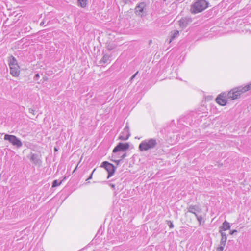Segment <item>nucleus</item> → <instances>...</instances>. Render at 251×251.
Instances as JSON below:
<instances>
[{
	"label": "nucleus",
	"mask_w": 251,
	"mask_h": 251,
	"mask_svg": "<svg viewBox=\"0 0 251 251\" xmlns=\"http://www.w3.org/2000/svg\"><path fill=\"white\" fill-rule=\"evenodd\" d=\"M251 89V83L246 85L245 86H239L231 89L228 92H226L227 99L230 100H234L239 99L241 95Z\"/></svg>",
	"instance_id": "1"
},
{
	"label": "nucleus",
	"mask_w": 251,
	"mask_h": 251,
	"mask_svg": "<svg viewBox=\"0 0 251 251\" xmlns=\"http://www.w3.org/2000/svg\"><path fill=\"white\" fill-rule=\"evenodd\" d=\"M157 145L156 139L148 138L143 140L139 144L138 148L141 151H146L154 149Z\"/></svg>",
	"instance_id": "2"
},
{
	"label": "nucleus",
	"mask_w": 251,
	"mask_h": 251,
	"mask_svg": "<svg viewBox=\"0 0 251 251\" xmlns=\"http://www.w3.org/2000/svg\"><path fill=\"white\" fill-rule=\"evenodd\" d=\"M208 3L205 0H198L191 7V12L197 14L202 12L208 7Z\"/></svg>",
	"instance_id": "3"
},
{
	"label": "nucleus",
	"mask_w": 251,
	"mask_h": 251,
	"mask_svg": "<svg viewBox=\"0 0 251 251\" xmlns=\"http://www.w3.org/2000/svg\"><path fill=\"white\" fill-rule=\"evenodd\" d=\"M8 64L10 68V73L13 76L18 77L20 74V67L16 58L11 56L8 59Z\"/></svg>",
	"instance_id": "4"
},
{
	"label": "nucleus",
	"mask_w": 251,
	"mask_h": 251,
	"mask_svg": "<svg viewBox=\"0 0 251 251\" xmlns=\"http://www.w3.org/2000/svg\"><path fill=\"white\" fill-rule=\"evenodd\" d=\"M4 140L9 141L12 145L17 148L22 146V143L21 140L15 135L6 134L4 135Z\"/></svg>",
	"instance_id": "5"
},
{
	"label": "nucleus",
	"mask_w": 251,
	"mask_h": 251,
	"mask_svg": "<svg viewBox=\"0 0 251 251\" xmlns=\"http://www.w3.org/2000/svg\"><path fill=\"white\" fill-rule=\"evenodd\" d=\"M101 167L104 168L107 171L108 175L107 178L108 179L111 176H112L116 170V167L111 163H109L107 161H103L100 166Z\"/></svg>",
	"instance_id": "6"
},
{
	"label": "nucleus",
	"mask_w": 251,
	"mask_h": 251,
	"mask_svg": "<svg viewBox=\"0 0 251 251\" xmlns=\"http://www.w3.org/2000/svg\"><path fill=\"white\" fill-rule=\"evenodd\" d=\"M129 148V144L128 143H119L114 148L113 150V153H116L118 152L125 151Z\"/></svg>",
	"instance_id": "7"
},
{
	"label": "nucleus",
	"mask_w": 251,
	"mask_h": 251,
	"mask_svg": "<svg viewBox=\"0 0 251 251\" xmlns=\"http://www.w3.org/2000/svg\"><path fill=\"white\" fill-rule=\"evenodd\" d=\"M227 96L226 92L221 93L219 94L216 99V102L221 106H225L227 103Z\"/></svg>",
	"instance_id": "8"
},
{
	"label": "nucleus",
	"mask_w": 251,
	"mask_h": 251,
	"mask_svg": "<svg viewBox=\"0 0 251 251\" xmlns=\"http://www.w3.org/2000/svg\"><path fill=\"white\" fill-rule=\"evenodd\" d=\"M130 136L129 127L128 124H126L123 131L121 133L119 139L122 141L127 140L129 138Z\"/></svg>",
	"instance_id": "9"
},
{
	"label": "nucleus",
	"mask_w": 251,
	"mask_h": 251,
	"mask_svg": "<svg viewBox=\"0 0 251 251\" xmlns=\"http://www.w3.org/2000/svg\"><path fill=\"white\" fill-rule=\"evenodd\" d=\"M118 155V157L116 156V154L115 153H113L112 155V161L116 163L117 165H119L120 162L126 156V153H124L123 154H121L119 152Z\"/></svg>",
	"instance_id": "10"
},
{
	"label": "nucleus",
	"mask_w": 251,
	"mask_h": 251,
	"mask_svg": "<svg viewBox=\"0 0 251 251\" xmlns=\"http://www.w3.org/2000/svg\"><path fill=\"white\" fill-rule=\"evenodd\" d=\"M146 6V3L144 2H141L137 5L135 9L136 14L139 16H142L144 14V10Z\"/></svg>",
	"instance_id": "11"
},
{
	"label": "nucleus",
	"mask_w": 251,
	"mask_h": 251,
	"mask_svg": "<svg viewBox=\"0 0 251 251\" xmlns=\"http://www.w3.org/2000/svg\"><path fill=\"white\" fill-rule=\"evenodd\" d=\"M192 21V19L189 17L182 18L179 21V25L182 28H185Z\"/></svg>",
	"instance_id": "12"
},
{
	"label": "nucleus",
	"mask_w": 251,
	"mask_h": 251,
	"mask_svg": "<svg viewBox=\"0 0 251 251\" xmlns=\"http://www.w3.org/2000/svg\"><path fill=\"white\" fill-rule=\"evenodd\" d=\"M187 212L193 214L195 216H197V212H200V209L198 206L196 205H191L187 207Z\"/></svg>",
	"instance_id": "13"
},
{
	"label": "nucleus",
	"mask_w": 251,
	"mask_h": 251,
	"mask_svg": "<svg viewBox=\"0 0 251 251\" xmlns=\"http://www.w3.org/2000/svg\"><path fill=\"white\" fill-rule=\"evenodd\" d=\"M219 233L221 235V239L220 242V245L225 246L227 240L226 235V233L223 232L222 231H221V230H219Z\"/></svg>",
	"instance_id": "14"
},
{
	"label": "nucleus",
	"mask_w": 251,
	"mask_h": 251,
	"mask_svg": "<svg viewBox=\"0 0 251 251\" xmlns=\"http://www.w3.org/2000/svg\"><path fill=\"white\" fill-rule=\"evenodd\" d=\"M230 228V225L229 222L226 221H225L223 224L222 226L219 227V230L221 231H226Z\"/></svg>",
	"instance_id": "15"
},
{
	"label": "nucleus",
	"mask_w": 251,
	"mask_h": 251,
	"mask_svg": "<svg viewBox=\"0 0 251 251\" xmlns=\"http://www.w3.org/2000/svg\"><path fill=\"white\" fill-rule=\"evenodd\" d=\"M30 160L35 164H39L40 162V160L38 158V156L36 154H32L30 158Z\"/></svg>",
	"instance_id": "16"
},
{
	"label": "nucleus",
	"mask_w": 251,
	"mask_h": 251,
	"mask_svg": "<svg viewBox=\"0 0 251 251\" xmlns=\"http://www.w3.org/2000/svg\"><path fill=\"white\" fill-rule=\"evenodd\" d=\"M110 56L108 54H104L102 58L100 60V63H109L110 62Z\"/></svg>",
	"instance_id": "17"
},
{
	"label": "nucleus",
	"mask_w": 251,
	"mask_h": 251,
	"mask_svg": "<svg viewBox=\"0 0 251 251\" xmlns=\"http://www.w3.org/2000/svg\"><path fill=\"white\" fill-rule=\"evenodd\" d=\"M88 0H77L78 5L82 8H85L87 6Z\"/></svg>",
	"instance_id": "18"
},
{
	"label": "nucleus",
	"mask_w": 251,
	"mask_h": 251,
	"mask_svg": "<svg viewBox=\"0 0 251 251\" xmlns=\"http://www.w3.org/2000/svg\"><path fill=\"white\" fill-rule=\"evenodd\" d=\"M179 35V31L178 30H174L172 34L171 38L170 40V43L176 37Z\"/></svg>",
	"instance_id": "19"
},
{
	"label": "nucleus",
	"mask_w": 251,
	"mask_h": 251,
	"mask_svg": "<svg viewBox=\"0 0 251 251\" xmlns=\"http://www.w3.org/2000/svg\"><path fill=\"white\" fill-rule=\"evenodd\" d=\"M63 182V180H61L60 182H58L57 180H55L53 181L52 187H55L59 186Z\"/></svg>",
	"instance_id": "20"
},
{
	"label": "nucleus",
	"mask_w": 251,
	"mask_h": 251,
	"mask_svg": "<svg viewBox=\"0 0 251 251\" xmlns=\"http://www.w3.org/2000/svg\"><path fill=\"white\" fill-rule=\"evenodd\" d=\"M198 221L199 222V225H201V222L202 221V217L201 215H197V216H196Z\"/></svg>",
	"instance_id": "21"
},
{
	"label": "nucleus",
	"mask_w": 251,
	"mask_h": 251,
	"mask_svg": "<svg viewBox=\"0 0 251 251\" xmlns=\"http://www.w3.org/2000/svg\"><path fill=\"white\" fill-rule=\"evenodd\" d=\"M168 226L170 228H173L174 227V225L171 221H167Z\"/></svg>",
	"instance_id": "22"
},
{
	"label": "nucleus",
	"mask_w": 251,
	"mask_h": 251,
	"mask_svg": "<svg viewBox=\"0 0 251 251\" xmlns=\"http://www.w3.org/2000/svg\"><path fill=\"white\" fill-rule=\"evenodd\" d=\"M225 246H221L217 248L216 251H223Z\"/></svg>",
	"instance_id": "23"
},
{
	"label": "nucleus",
	"mask_w": 251,
	"mask_h": 251,
	"mask_svg": "<svg viewBox=\"0 0 251 251\" xmlns=\"http://www.w3.org/2000/svg\"><path fill=\"white\" fill-rule=\"evenodd\" d=\"M96 170V169H94L93 170V171H92V172L91 173V174H90V176H89V177L87 179L86 181H88V180L89 179H91L92 178V176H93V173L94 172V171Z\"/></svg>",
	"instance_id": "24"
},
{
	"label": "nucleus",
	"mask_w": 251,
	"mask_h": 251,
	"mask_svg": "<svg viewBox=\"0 0 251 251\" xmlns=\"http://www.w3.org/2000/svg\"><path fill=\"white\" fill-rule=\"evenodd\" d=\"M138 72H137L135 74H134L130 78V81L131 82L132 80L135 77L136 75L138 74Z\"/></svg>",
	"instance_id": "25"
},
{
	"label": "nucleus",
	"mask_w": 251,
	"mask_h": 251,
	"mask_svg": "<svg viewBox=\"0 0 251 251\" xmlns=\"http://www.w3.org/2000/svg\"><path fill=\"white\" fill-rule=\"evenodd\" d=\"M40 77V75H39V74H36L35 75V76H34V79L35 80H37Z\"/></svg>",
	"instance_id": "26"
},
{
	"label": "nucleus",
	"mask_w": 251,
	"mask_h": 251,
	"mask_svg": "<svg viewBox=\"0 0 251 251\" xmlns=\"http://www.w3.org/2000/svg\"><path fill=\"white\" fill-rule=\"evenodd\" d=\"M29 112L30 113H31L33 115H34V110H33V109L32 108H29Z\"/></svg>",
	"instance_id": "27"
},
{
	"label": "nucleus",
	"mask_w": 251,
	"mask_h": 251,
	"mask_svg": "<svg viewBox=\"0 0 251 251\" xmlns=\"http://www.w3.org/2000/svg\"><path fill=\"white\" fill-rule=\"evenodd\" d=\"M235 232H237V230H233L230 231V234L231 235H232V234H233Z\"/></svg>",
	"instance_id": "28"
},
{
	"label": "nucleus",
	"mask_w": 251,
	"mask_h": 251,
	"mask_svg": "<svg viewBox=\"0 0 251 251\" xmlns=\"http://www.w3.org/2000/svg\"><path fill=\"white\" fill-rule=\"evenodd\" d=\"M109 185H110V186H111V187L113 189H115V185H114V184L110 183V184H109Z\"/></svg>",
	"instance_id": "29"
},
{
	"label": "nucleus",
	"mask_w": 251,
	"mask_h": 251,
	"mask_svg": "<svg viewBox=\"0 0 251 251\" xmlns=\"http://www.w3.org/2000/svg\"><path fill=\"white\" fill-rule=\"evenodd\" d=\"M44 22L42 21L40 23V25H44Z\"/></svg>",
	"instance_id": "30"
},
{
	"label": "nucleus",
	"mask_w": 251,
	"mask_h": 251,
	"mask_svg": "<svg viewBox=\"0 0 251 251\" xmlns=\"http://www.w3.org/2000/svg\"><path fill=\"white\" fill-rule=\"evenodd\" d=\"M54 150L55 151H58L56 148H54Z\"/></svg>",
	"instance_id": "31"
},
{
	"label": "nucleus",
	"mask_w": 251,
	"mask_h": 251,
	"mask_svg": "<svg viewBox=\"0 0 251 251\" xmlns=\"http://www.w3.org/2000/svg\"><path fill=\"white\" fill-rule=\"evenodd\" d=\"M77 166L75 167V168L74 169V170L73 171V173L76 171V169H77Z\"/></svg>",
	"instance_id": "32"
},
{
	"label": "nucleus",
	"mask_w": 251,
	"mask_h": 251,
	"mask_svg": "<svg viewBox=\"0 0 251 251\" xmlns=\"http://www.w3.org/2000/svg\"><path fill=\"white\" fill-rule=\"evenodd\" d=\"M66 177L65 176V177H64L63 179L62 180H63V181L66 179Z\"/></svg>",
	"instance_id": "33"
},
{
	"label": "nucleus",
	"mask_w": 251,
	"mask_h": 251,
	"mask_svg": "<svg viewBox=\"0 0 251 251\" xmlns=\"http://www.w3.org/2000/svg\"><path fill=\"white\" fill-rule=\"evenodd\" d=\"M163 1H166V0H163Z\"/></svg>",
	"instance_id": "34"
}]
</instances>
